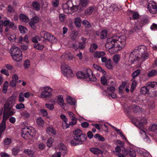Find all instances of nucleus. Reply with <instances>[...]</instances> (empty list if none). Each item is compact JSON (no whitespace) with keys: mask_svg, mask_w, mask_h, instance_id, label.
<instances>
[{"mask_svg":"<svg viewBox=\"0 0 157 157\" xmlns=\"http://www.w3.org/2000/svg\"><path fill=\"white\" fill-rule=\"evenodd\" d=\"M10 54L11 55L13 54L16 55V52L21 53L20 49L15 46H13L10 49Z\"/></svg>","mask_w":157,"mask_h":157,"instance_id":"26","label":"nucleus"},{"mask_svg":"<svg viewBox=\"0 0 157 157\" xmlns=\"http://www.w3.org/2000/svg\"><path fill=\"white\" fill-rule=\"evenodd\" d=\"M124 150L122 151V152L125 155L129 154L131 157H135L136 156V152L133 149L130 148L128 151L124 148Z\"/></svg>","mask_w":157,"mask_h":157,"instance_id":"16","label":"nucleus"},{"mask_svg":"<svg viewBox=\"0 0 157 157\" xmlns=\"http://www.w3.org/2000/svg\"><path fill=\"white\" fill-rule=\"evenodd\" d=\"M145 49V47L143 46V45H140L136 48L130 54L129 61L132 63H134L135 61L140 60V57L139 56L138 52H139L142 53L144 52Z\"/></svg>","mask_w":157,"mask_h":157,"instance_id":"2","label":"nucleus"},{"mask_svg":"<svg viewBox=\"0 0 157 157\" xmlns=\"http://www.w3.org/2000/svg\"><path fill=\"white\" fill-rule=\"evenodd\" d=\"M40 36L45 40L53 43L56 41V39L53 35L45 31H43L40 33Z\"/></svg>","mask_w":157,"mask_h":157,"instance_id":"3","label":"nucleus"},{"mask_svg":"<svg viewBox=\"0 0 157 157\" xmlns=\"http://www.w3.org/2000/svg\"><path fill=\"white\" fill-rule=\"evenodd\" d=\"M2 23L4 26L9 28H11L14 25V23L12 22H10L9 20H5L3 21L1 20L0 21V24Z\"/></svg>","mask_w":157,"mask_h":157,"instance_id":"22","label":"nucleus"},{"mask_svg":"<svg viewBox=\"0 0 157 157\" xmlns=\"http://www.w3.org/2000/svg\"><path fill=\"white\" fill-rule=\"evenodd\" d=\"M143 46L145 48L144 52L142 53L140 52H138V55L140 57V59H142V61H144L146 60L148 58V55L146 52V47L143 45Z\"/></svg>","mask_w":157,"mask_h":157,"instance_id":"20","label":"nucleus"},{"mask_svg":"<svg viewBox=\"0 0 157 157\" xmlns=\"http://www.w3.org/2000/svg\"><path fill=\"white\" fill-rule=\"evenodd\" d=\"M16 110L15 109H14L12 108L7 109V110L4 111L5 113L7 115L9 116L13 115L16 113Z\"/></svg>","mask_w":157,"mask_h":157,"instance_id":"25","label":"nucleus"},{"mask_svg":"<svg viewBox=\"0 0 157 157\" xmlns=\"http://www.w3.org/2000/svg\"><path fill=\"white\" fill-rule=\"evenodd\" d=\"M68 115L71 119V121L67 125L66 129L69 127L70 126H72L74 125L77 122V119L75 114L72 112H69Z\"/></svg>","mask_w":157,"mask_h":157,"instance_id":"13","label":"nucleus"},{"mask_svg":"<svg viewBox=\"0 0 157 157\" xmlns=\"http://www.w3.org/2000/svg\"><path fill=\"white\" fill-rule=\"evenodd\" d=\"M60 117L61 118V119L64 122V124H66V127L67 126V125L68 124H67L66 123L67 121V119L66 116L62 114L61 115Z\"/></svg>","mask_w":157,"mask_h":157,"instance_id":"61","label":"nucleus"},{"mask_svg":"<svg viewBox=\"0 0 157 157\" xmlns=\"http://www.w3.org/2000/svg\"><path fill=\"white\" fill-rule=\"evenodd\" d=\"M80 6L82 7H85L87 5L88 0H80Z\"/></svg>","mask_w":157,"mask_h":157,"instance_id":"49","label":"nucleus"},{"mask_svg":"<svg viewBox=\"0 0 157 157\" xmlns=\"http://www.w3.org/2000/svg\"><path fill=\"white\" fill-rule=\"evenodd\" d=\"M18 76L16 74H14L13 75L12 80L10 83V86L12 87H14L16 86V84L18 80Z\"/></svg>","mask_w":157,"mask_h":157,"instance_id":"17","label":"nucleus"},{"mask_svg":"<svg viewBox=\"0 0 157 157\" xmlns=\"http://www.w3.org/2000/svg\"><path fill=\"white\" fill-rule=\"evenodd\" d=\"M36 123L39 126H43L44 124V121L41 117H38L36 119Z\"/></svg>","mask_w":157,"mask_h":157,"instance_id":"36","label":"nucleus"},{"mask_svg":"<svg viewBox=\"0 0 157 157\" xmlns=\"http://www.w3.org/2000/svg\"><path fill=\"white\" fill-rule=\"evenodd\" d=\"M75 23L76 25L78 27H80L81 25V20L80 17H77L75 19Z\"/></svg>","mask_w":157,"mask_h":157,"instance_id":"39","label":"nucleus"},{"mask_svg":"<svg viewBox=\"0 0 157 157\" xmlns=\"http://www.w3.org/2000/svg\"><path fill=\"white\" fill-rule=\"evenodd\" d=\"M61 67L62 71H63L64 73H65V70H67V69L68 67H69L67 64L66 63H64L61 64Z\"/></svg>","mask_w":157,"mask_h":157,"instance_id":"47","label":"nucleus"},{"mask_svg":"<svg viewBox=\"0 0 157 157\" xmlns=\"http://www.w3.org/2000/svg\"><path fill=\"white\" fill-rule=\"evenodd\" d=\"M78 46L79 49H83L85 47V43L79 42L78 43Z\"/></svg>","mask_w":157,"mask_h":157,"instance_id":"60","label":"nucleus"},{"mask_svg":"<svg viewBox=\"0 0 157 157\" xmlns=\"http://www.w3.org/2000/svg\"><path fill=\"white\" fill-rule=\"evenodd\" d=\"M16 108L17 109H21L25 108V106L21 102L16 105Z\"/></svg>","mask_w":157,"mask_h":157,"instance_id":"53","label":"nucleus"},{"mask_svg":"<svg viewBox=\"0 0 157 157\" xmlns=\"http://www.w3.org/2000/svg\"><path fill=\"white\" fill-rule=\"evenodd\" d=\"M1 72L6 76H9V72L8 71V70L6 69H2L1 70Z\"/></svg>","mask_w":157,"mask_h":157,"instance_id":"62","label":"nucleus"},{"mask_svg":"<svg viewBox=\"0 0 157 157\" xmlns=\"http://www.w3.org/2000/svg\"><path fill=\"white\" fill-rule=\"evenodd\" d=\"M24 65L25 69L29 67L30 66V62L28 60H25L24 63Z\"/></svg>","mask_w":157,"mask_h":157,"instance_id":"63","label":"nucleus"},{"mask_svg":"<svg viewBox=\"0 0 157 157\" xmlns=\"http://www.w3.org/2000/svg\"><path fill=\"white\" fill-rule=\"evenodd\" d=\"M157 74V71L153 70L150 71L147 74V76L149 77H151L154 76Z\"/></svg>","mask_w":157,"mask_h":157,"instance_id":"37","label":"nucleus"},{"mask_svg":"<svg viewBox=\"0 0 157 157\" xmlns=\"http://www.w3.org/2000/svg\"><path fill=\"white\" fill-rule=\"evenodd\" d=\"M13 59L17 62H20L22 59V55H13L12 56Z\"/></svg>","mask_w":157,"mask_h":157,"instance_id":"34","label":"nucleus"},{"mask_svg":"<svg viewBox=\"0 0 157 157\" xmlns=\"http://www.w3.org/2000/svg\"><path fill=\"white\" fill-rule=\"evenodd\" d=\"M132 123L139 128H143L144 124H146L147 120L146 118L143 117L140 121L138 119L133 118L132 120Z\"/></svg>","mask_w":157,"mask_h":157,"instance_id":"6","label":"nucleus"},{"mask_svg":"<svg viewBox=\"0 0 157 157\" xmlns=\"http://www.w3.org/2000/svg\"><path fill=\"white\" fill-rule=\"evenodd\" d=\"M45 106L50 110H52L54 109V105L52 104L46 103L45 104Z\"/></svg>","mask_w":157,"mask_h":157,"instance_id":"57","label":"nucleus"},{"mask_svg":"<svg viewBox=\"0 0 157 157\" xmlns=\"http://www.w3.org/2000/svg\"><path fill=\"white\" fill-rule=\"evenodd\" d=\"M140 71L139 69H137L134 71L132 75V78H135L138 76L140 74Z\"/></svg>","mask_w":157,"mask_h":157,"instance_id":"42","label":"nucleus"},{"mask_svg":"<svg viewBox=\"0 0 157 157\" xmlns=\"http://www.w3.org/2000/svg\"><path fill=\"white\" fill-rule=\"evenodd\" d=\"M94 9L93 7L90 6L88 7L85 11V14L87 16L90 15L93 13Z\"/></svg>","mask_w":157,"mask_h":157,"instance_id":"28","label":"nucleus"},{"mask_svg":"<svg viewBox=\"0 0 157 157\" xmlns=\"http://www.w3.org/2000/svg\"><path fill=\"white\" fill-rule=\"evenodd\" d=\"M98 45L95 43H94L91 45L90 48V51L91 52H93L97 48Z\"/></svg>","mask_w":157,"mask_h":157,"instance_id":"38","label":"nucleus"},{"mask_svg":"<svg viewBox=\"0 0 157 157\" xmlns=\"http://www.w3.org/2000/svg\"><path fill=\"white\" fill-rule=\"evenodd\" d=\"M107 92L109 91L111 93H113L115 90V88L113 86H109L107 88Z\"/></svg>","mask_w":157,"mask_h":157,"instance_id":"59","label":"nucleus"},{"mask_svg":"<svg viewBox=\"0 0 157 157\" xmlns=\"http://www.w3.org/2000/svg\"><path fill=\"white\" fill-rule=\"evenodd\" d=\"M151 82H149L146 84L145 86L142 87L140 89V92L142 94H148L151 90Z\"/></svg>","mask_w":157,"mask_h":157,"instance_id":"9","label":"nucleus"},{"mask_svg":"<svg viewBox=\"0 0 157 157\" xmlns=\"http://www.w3.org/2000/svg\"><path fill=\"white\" fill-rule=\"evenodd\" d=\"M47 132L48 133H52L53 135H55L56 133V130L51 127L48 128L47 130Z\"/></svg>","mask_w":157,"mask_h":157,"instance_id":"44","label":"nucleus"},{"mask_svg":"<svg viewBox=\"0 0 157 157\" xmlns=\"http://www.w3.org/2000/svg\"><path fill=\"white\" fill-rule=\"evenodd\" d=\"M105 55V53L104 52H95L93 53L94 57L96 58H99L101 56H104Z\"/></svg>","mask_w":157,"mask_h":157,"instance_id":"24","label":"nucleus"},{"mask_svg":"<svg viewBox=\"0 0 157 157\" xmlns=\"http://www.w3.org/2000/svg\"><path fill=\"white\" fill-rule=\"evenodd\" d=\"M21 135L22 138L26 140L30 139L33 136L31 130L27 127H25L22 129Z\"/></svg>","mask_w":157,"mask_h":157,"instance_id":"4","label":"nucleus"},{"mask_svg":"<svg viewBox=\"0 0 157 157\" xmlns=\"http://www.w3.org/2000/svg\"><path fill=\"white\" fill-rule=\"evenodd\" d=\"M33 9L36 11H39L40 9V5L36 1L33 2L32 4Z\"/></svg>","mask_w":157,"mask_h":157,"instance_id":"27","label":"nucleus"},{"mask_svg":"<svg viewBox=\"0 0 157 157\" xmlns=\"http://www.w3.org/2000/svg\"><path fill=\"white\" fill-rule=\"evenodd\" d=\"M52 91V89L51 88L48 87H45L44 90L43 91L41 94V97L43 98L50 97Z\"/></svg>","mask_w":157,"mask_h":157,"instance_id":"12","label":"nucleus"},{"mask_svg":"<svg viewBox=\"0 0 157 157\" xmlns=\"http://www.w3.org/2000/svg\"><path fill=\"white\" fill-rule=\"evenodd\" d=\"M24 96L23 92H21L18 96V100L20 102H23L24 101Z\"/></svg>","mask_w":157,"mask_h":157,"instance_id":"46","label":"nucleus"},{"mask_svg":"<svg viewBox=\"0 0 157 157\" xmlns=\"http://www.w3.org/2000/svg\"><path fill=\"white\" fill-rule=\"evenodd\" d=\"M71 5V3L68 1L66 3L63 4L62 5V8L64 12L67 14H71L75 12Z\"/></svg>","mask_w":157,"mask_h":157,"instance_id":"5","label":"nucleus"},{"mask_svg":"<svg viewBox=\"0 0 157 157\" xmlns=\"http://www.w3.org/2000/svg\"><path fill=\"white\" fill-rule=\"evenodd\" d=\"M101 83L103 85H105L107 83V80L105 76H103L101 77Z\"/></svg>","mask_w":157,"mask_h":157,"instance_id":"56","label":"nucleus"},{"mask_svg":"<svg viewBox=\"0 0 157 157\" xmlns=\"http://www.w3.org/2000/svg\"><path fill=\"white\" fill-rule=\"evenodd\" d=\"M107 34V32L106 30H102L100 33V38L102 39L106 37Z\"/></svg>","mask_w":157,"mask_h":157,"instance_id":"40","label":"nucleus"},{"mask_svg":"<svg viewBox=\"0 0 157 157\" xmlns=\"http://www.w3.org/2000/svg\"><path fill=\"white\" fill-rule=\"evenodd\" d=\"M39 21V18L37 17H34L31 19L29 22L30 26L33 29H35L36 28L35 24L37 23Z\"/></svg>","mask_w":157,"mask_h":157,"instance_id":"19","label":"nucleus"},{"mask_svg":"<svg viewBox=\"0 0 157 157\" xmlns=\"http://www.w3.org/2000/svg\"><path fill=\"white\" fill-rule=\"evenodd\" d=\"M20 18L21 21L25 22H28L29 21V18L24 14H21L20 15Z\"/></svg>","mask_w":157,"mask_h":157,"instance_id":"29","label":"nucleus"},{"mask_svg":"<svg viewBox=\"0 0 157 157\" xmlns=\"http://www.w3.org/2000/svg\"><path fill=\"white\" fill-rule=\"evenodd\" d=\"M65 73H64L63 71H62V73L63 75L68 78H70L73 77L74 75L72 72L71 70V69L70 67H68L67 70H65Z\"/></svg>","mask_w":157,"mask_h":157,"instance_id":"21","label":"nucleus"},{"mask_svg":"<svg viewBox=\"0 0 157 157\" xmlns=\"http://www.w3.org/2000/svg\"><path fill=\"white\" fill-rule=\"evenodd\" d=\"M73 138L74 140L77 141L79 144L81 145L86 141L87 136L86 134H82L79 136H74Z\"/></svg>","mask_w":157,"mask_h":157,"instance_id":"11","label":"nucleus"},{"mask_svg":"<svg viewBox=\"0 0 157 157\" xmlns=\"http://www.w3.org/2000/svg\"><path fill=\"white\" fill-rule=\"evenodd\" d=\"M147 9L149 12L152 14H155L157 12V6L154 2L149 3L148 5Z\"/></svg>","mask_w":157,"mask_h":157,"instance_id":"14","label":"nucleus"},{"mask_svg":"<svg viewBox=\"0 0 157 157\" xmlns=\"http://www.w3.org/2000/svg\"><path fill=\"white\" fill-rule=\"evenodd\" d=\"M19 151V149L18 147L13 148L12 150L13 154L15 156L17 155Z\"/></svg>","mask_w":157,"mask_h":157,"instance_id":"55","label":"nucleus"},{"mask_svg":"<svg viewBox=\"0 0 157 157\" xmlns=\"http://www.w3.org/2000/svg\"><path fill=\"white\" fill-rule=\"evenodd\" d=\"M40 113L41 114L44 116H46L48 115L47 111L45 109H42L41 110Z\"/></svg>","mask_w":157,"mask_h":157,"instance_id":"64","label":"nucleus"},{"mask_svg":"<svg viewBox=\"0 0 157 157\" xmlns=\"http://www.w3.org/2000/svg\"><path fill=\"white\" fill-rule=\"evenodd\" d=\"M24 152L30 156H33L34 155L33 152L29 149H25L24 150Z\"/></svg>","mask_w":157,"mask_h":157,"instance_id":"51","label":"nucleus"},{"mask_svg":"<svg viewBox=\"0 0 157 157\" xmlns=\"http://www.w3.org/2000/svg\"><path fill=\"white\" fill-rule=\"evenodd\" d=\"M105 67L109 69H112L113 66L111 63V60L110 59H109L108 61L105 64Z\"/></svg>","mask_w":157,"mask_h":157,"instance_id":"31","label":"nucleus"},{"mask_svg":"<svg viewBox=\"0 0 157 157\" xmlns=\"http://www.w3.org/2000/svg\"><path fill=\"white\" fill-rule=\"evenodd\" d=\"M67 102L71 105H75V103L73 101V98L70 97L68 96L66 98Z\"/></svg>","mask_w":157,"mask_h":157,"instance_id":"45","label":"nucleus"},{"mask_svg":"<svg viewBox=\"0 0 157 157\" xmlns=\"http://www.w3.org/2000/svg\"><path fill=\"white\" fill-rule=\"evenodd\" d=\"M150 91L149 94L151 97L154 98L157 96V83L156 82H151Z\"/></svg>","mask_w":157,"mask_h":157,"instance_id":"7","label":"nucleus"},{"mask_svg":"<svg viewBox=\"0 0 157 157\" xmlns=\"http://www.w3.org/2000/svg\"><path fill=\"white\" fill-rule=\"evenodd\" d=\"M80 0H71L68 2H71L72 7H73L74 10L76 11L78 10V7L80 5Z\"/></svg>","mask_w":157,"mask_h":157,"instance_id":"18","label":"nucleus"},{"mask_svg":"<svg viewBox=\"0 0 157 157\" xmlns=\"http://www.w3.org/2000/svg\"><path fill=\"white\" fill-rule=\"evenodd\" d=\"M34 47L37 49L42 50L44 48V46L39 44H37L34 46Z\"/></svg>","mask_w":157,"mask_h":157,"instance_id":"58","label":"nucleus"},{"mask_svg":"<svg viewBox=\"0 0 157 157\" xmlns=\"http://www.w3.org/2000/svg\"><path fill=\"white\" fill-rule=\"evenodd\" d=\"M126 37L124 36H120L117 35L107 39L105 46L109 51L112 54L117 52L123 48L126 44Z\"/></svg>","mask_w":157,"mask_h":157,"instance_id":"1","label":"nucleus"},{"mask_svg":"<svg viewBox=\"0 0 157 157\" xmlns=\"http://www.w3.org/2000/svg\"><path fill=\"white\" fill-rule=\"evenodd\" d=\"M14 100L15 98L14 96H11L10 98L4 105V111L12 108L13 105V102L14 101Z\"/></svg>","mask_w":157,"mask_h":157,"instance_id":"10","label":"nucleus"},{"mask_svg":"<svg viewBox=\"0 0 157 157\" xmlns=\"http://www.w3.org/2000/svg\"><path fill=\"white\" fill-rule=\"evenodd\" d=\"M64 100L63 98L59 97L57 100V102L59 105L62 108L64 109L65 108V105L64 103Z\"/></svg>","mask_w":157,"mask_h":157,"instance_id":"32","label":"nucleus"},{"mask_svg":"<svg viewBox=\"0 0 157 157\" xmlns=\"http://www.w3.org/2000/svg\"><path fill=\"white\" fill-rule=\"evenodd\" d=\"M83 24L87 28H90L91 26V25L90 22L86 20H84L82 21Z\"/></svg>","mask_w":157,"mask_h":157,"instance_id":"50","label":"nucleus"},{"mask_svg":"<svg viewBox=\"0 0 157 157\" xmlns=\"http://www.w3.org/2000/svg\"><path fill=\"white\" fill-rule=\"evenodd\" d=\"M59 152L60 153V155H62L63 156L65 155L67 152V149L66 147L63 143H60L58 147Z\"/></svg>","mask_w":157,"mask_h":157,"instance_id":"15","label":"nucleus"},{"mask_svg":"<svg viewBox=\"0 0 157 157\" xmlns=\"http://www.w3.org/2000/svg\"><path fill=\"white\" fill-rule=\"evenodd\" d=\"M53 139L52 137L49 138L47 140V144L48 147H51L52 146Z\"/></svg>","mask_w":157,"mask_h":157,"instance_id":"48","label":"nucleus"},{"mask_svg":"<svg viewBox=\"0 0 157 157\" xmlns=\"http://www.w3.org/2000/svg\"><path fill=\"white\" fill-rule=\"evenodd\" d=\"M120 59V56L118 55H114L113 58V61L116 63H117Z\"/></svg>","mask_w":157,"mask_h":157,"instance_id":"54","label":"nucleus"},{"mask_svg":"<svg viewBox=\"0 0 157 157\" xmlns=\"http://www.w3.org/2000/svg\"><path fill=\"white\" fill-rule=\"evenodd\" d=\"M84 73L86 78H88L90 81H91L95 82L96 81L97 78L96 76L93 74L92 71L90 69H87Z\"/></svg>","mask_w":157,"mask_h":157,"instance_id":"8","label":"nucleus"},{"mask_svg":"<svg viewBox=\"0 0 157 157\" xmlns=\"http://www.w3.org/2000/svg\"><path fill=\"white\" fill-rule=\"evenodd\" d=\"M132 81L133 82L132 83L131 89L130 90V91L131 92H132L135 89L136 87L137 83L135 78H132Z\"/></svg>","mask_w":157,"mask_h":157,"instance_id":"33","label":"nucleus"},{"mask_svg":"<svg viewBox=\"0 0 157 157\" xmlns=\"http://www.w3.org/2000/svg\"><path fill=\"white\" fill-rule=\"evenodd\" d=\"M143 26V25L141 24H138L134 26L133 29L131 30V31L133 32L138 31L139 30H141Z\"/></svg>","mask_w":157,"mask_h":157,"instance_id":"30","label":"nucleus"},{"mask_svg":"<svg viewBox=\"0 0 157 157\" xmlns=\"http://www.w3.org/2000/svg\"><path fill=\"white\" fill-rule=\"evenodd\" d=\"M78 78L80 79L86 78L85 73L82 71H78L76 74Z\"/></svg>","mask_w":157,"mask_h":157,"instance_id":"35","label":"nucleus"},{"mask_svg":"<svg viewBox=\"0 0 157 157\" xmlns=\"http://www.w3.org/2000/svg\"><path fill=\"white\" fill-rule=\"evenodd\" d=\"M73 133L74 135V136H79L82 133V131L79 129H77L75 130L73 132Z\"/></svg>","mask_w":157,"mask_h":157,"instance_id":"52","label":"nucleus"},{"mask_svg":"<svg viewBox=\"0 0 157 157\" xmlns=\"http://www.w3.org/2000/svg\"><path fill=\"white\" fill-rule=\"evenodd\" d=\"M90 151L95 155H98L102 154V151L96 147H91L90 149Z\"/></svg>","mask_w":157,"mask_h":157,"instance_id":"23","label":"nucleus"},{"mask_svg":"<svg viewBox=\"0 0 157 157\" xmlns=\"http://www.w3.org/2000/svg\"><path fill=\"white\" fill-rule=\"evenodd\" d=\"M22 116L25 119L29 118L30 117V114L26 111H23L21 113Z\"/></svg>","mask_w":157,"mask_h":157,"instance_id":"43","label":"nucleus"},{"mask_svg":"<svg viewBox=\"0 0 157 157\" xmlns=\"http://www.w3.org/2000/svg\"><path fill=\"white\" fill-rule=\"evenodd\" d=\"M19 29L20 32L22 33H24L27 32V29L22 25L19 26Z\"/></svg>","mask_w":157,"mask_h":157,"instance_id":"41","label":"nucleus"}]
</instances>
